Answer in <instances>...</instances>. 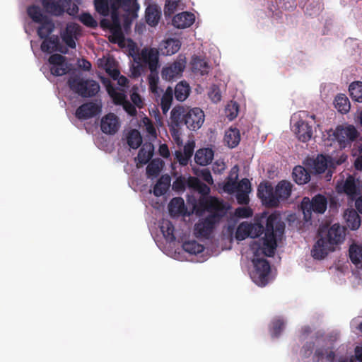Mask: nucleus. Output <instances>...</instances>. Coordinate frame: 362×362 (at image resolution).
Wrapping results in <instances>:
<instances>
[{
    "label": "nucleus",
    "mask_w": 362,
    "mask_h": 362,
    "mask_svg": "<svg viewBox=\"0 0 362 362\" xmlns=\"http://www.w3.org/2000/svg\"><path fill=\"white\" fill-rule=\"evenodd\" d=\"M284 230L285 224L280 220L278 215L270 214L267 218L262 245L258 243H254L252 245L254 256L259 257L260 255H264L267 257H273L277 246L276 237L281 236Z\"/></svg>",
    "instance_id": "obj_1"
},
{
    "label": "nucleus",
    "mask_w": 362,
    "mask_h": 362,
    "mask_svg": "<svg viewBox=\"0 0 362 362\" xmlns=\"http://www.w3.org/2000/svg\"><path fill=\"white\" fill-rule=\"evenodd\" d=\"M318 235L320 238L313 245L311 253L315 259H322L334 250V245L343 242L345 234L344 228L335 223L326 231L320 229Z\"/></svg>",
    "instance_id": "obj_2"
},
{
    "label": "nucleus",
    "mask_w": 362,
    "mask_h": 362,
    "mask_svg": "<svg viewBox=\"0 0 362 362\" xmlns=\"http://www.w3.org/2000/svg\"><path fill=\"white\" fill-rule=\"evenodd\" d=\"M293 185L287 180L280 181L275 189L269 184H260L257 195L262 202L269 207H276L280 202L285 201L291 196Z\"/></svg>",
    "instance_id": "obj_3"
},
{
    "label": "nucleus",
    "mask_w": 362,
    "mask_h": 362,
    "mask_svg": "<svg viewBox=\"0 0 362 362\" xmlns=\"http://www.w3.org/2000/svg\"><path fill=\"white\" fill-rule=\"evenodd\" d=\"M67 85L74 93L84 98L96 96L100 90L98 82L80 75L70 76Z\"/></svg>",
    "instance_id": "obj_4"
},
{
    "label": "nucleus",
    "mask_w": 362,
    "mask_h": 362,
    "mask_svg": "<svg viewBox=\"0 0 362 362\" xmlns=\"http://www.w3.org/2000/svg\"><path fill=\"white\" fill-rule=\"evenodd\" d=\"M333 136L341 148H345L354 142L353 148V151H355L354 153L362 152V139L360 138L359 133L354 125L338 126Z\"/></svg>",
    "instance_id": "obj_5"
},
{
    "label": "nucleus",
    "mask_w": 362,
    "mask_h": 362,
    "mask_svg": "<svg viewBox=\"0 0 362 362\" xmlns=\"http://www.w3.org/2000/svg\"><path fill=\"white\" fill-rule=\"evenodd\" d=\"M173 109H177L180 115V122L182 124L186 125L189 130L196 131L199 129L204 122V113L199 107L185 109L182 106H175Z\"/></svg>",
    "instance_id": "obj_6"
},
{
    "label": "nucleus",
    "mask_w": 362,
    "mask_h": 362,
    "mask_svg": "<svg viewBox=\"0 0 362 362\" xmlns=\"http://www.w3.org/2000/svg\"><path fill=\"white\" fill-rule=\"evenodd\" d=\"M300 207L303 214V218L309 221L312 218V213L324 214L327 207V199L322 194H318L312 199L304 197L301 202Z\"/></svg>",
    "instance_id": "obj_7"
},
{
    "label": "nucleus",
    "mask_w": 362,
    "mask_h": 362,
    "mask_svg": "<svg viewBox=\"0 0 362 362\" xmlns=\"http://www.w3.org/2000/svg\"><path fill=\"white\" fill-rule=\"evenodd\" d=\"M252 262L254 269L250 273L251 279L257 285L264 286L268 283L269 274L271 272L269 262L264 258L255 256Z\"/></svg>",
    "instance_id": "obj_8"
},
{
    "label": "nucleus",
    "mask_w": 362,
    "mask_h": 362,
    "mask_svg": "<svg viewBox=\"0 0 362 362\" xmlns=\"http://www.w3.org/2000/svg\"><path fill=\"white\" fill-rule=\"evenodd\" d=\"M199 206L203 210L210 213L209 215H215L216 219L221 220L227 213L228 208L223 201L217 197H201L199 199Z\"/></svg>",
    "instance_id": "obj_9"
},
{
    "label": "nucleus",
    "mask_w": 362,
    "mask_h": 362,
    "mask_svg": "<svg viewBox=\"0 0 362 362\" xmlns=\"http://www.w3.org/2000/svg\"><path fill=\"white\" fill-rule=\"evenodd\" d=\"M220 220L216 219L215 215H208L206 218L200 219L194 225V234L197 238H209L213 233L216 224Z\"/></svg>",
    "instance_id": "obj_10"
},
{
    "label": "nucleus",
    "mask_w": 362,
    "mask_h": 362,
    "mask_svg": "<svg viewBox=\"0 0 362 362\" xmlns=\"http://www.w3.org/2000/svg\"><path fill=\"white\" fill-rule=\"evenodd\" d=\"M361 181L353 175H349L344 181L337 182L336 189L338 193H344L351 198L360 194Z\"/></svg>",
    "instance_id": "obj_11"
},
{
    "label": "nucleus",
    "mask_w": 362,
    "mask_h": 362,
    "mask_svg": "<svg viewBox=\"0 0 362 362\" xmlns=\"http://www.w3.org/2000/svg\"><path fill=\"white\" fill-rule=\"evenodd\" d=\"M138 59L147 65L150 71H156L159 67V52L156 48L145 47L142 49Z\"/></svg>",
    "instance_id": "obj_12"
},
{
    "label": "nucleus",
    "mask_w": 362,
    "mask_h": 362,
    "mask_svg": "<svg viewBox=\"0 0 362 362\" xmlns=\"http://www.w3.org/2000/svg\"><path fill=\"white\" fill-rule=\"evenodd\" d=\"M102 105L93 101L87 102L80 105L76 110V117L81 120L93 118L101 112Z\"/></svg>",
    "instance_id": "obj_13"
},
{
    "label": "nucleus",
    "mask_w": 362,
    "mask_h": 362,
    "mask_svg": "<svg viewBox=\"0 0 362 362\" xmlns=\"http://www.w3.org/2000/svg\"><path fill=\"white\" fill-rule=\"evenodd\" d=\"M66 59V57L59 54H53L49 56L48 62L52 65L50 72L53 76H61L69 72V67Z\"/></svg>",
    "instance_id": "obj_14"
},
{
    "label": "nucleus",
    "mask_w": 362,
    "mask_h": 362,
    "mask_svg": "<svg viewBox=\"0 0 362 362\" xmlns=\"http://www.w3.org/2000/svg\"><path fill=\"white\" fill-rule=\"evenodd\" d=\"M119 119L114 113L107 114L100 121V129L106 134H115L119 130Z\"/></svg>",
    "instance_id": "obj_15"
},
{
    "label": "nucleus",
    "mask_w": 362,
    "mask_h": 362,
    "mask_svg": "<svg viewBox=\"0 0 362 362\" xmlns=\"http://www.w3.org/2000/svg\"><path fill=\"white\" fill-rule=\"evenodd\" d=\"M80 26L75 23H68L65 30L61 33L62 41L70 48L75 49L76 47L75 38L79 34Z\"/></svg>",
    "instance_id": "obj_16"
},
{
    "label": "nucleus",
    "mask_w": 362,
    "mask_h": 362,
    "mask_svg": "<svg viewBox=\"0 0 362 362\" xmlns=\"http://www.w3.org/2000/svg\"><path fill=\"white\" fill-rule=\"evenodd\" d=\"M294 132L298 139L302 142L308 141L313 136L312 127L303 120H299L295 124Z\"/></svg>",
    "instance_id": "obj_17"
},
{
    "label": "nucleus",
    "mask_w": 362,
    "mask_h": 362,
    "mask_svg": "<svg viewBox=\"0 0 362 362\" xmlns=\"http://www.w3.org/2000/svg\"><path fill=\"white\" fill-rule=\"evenodd\" d=\"M185 66L182 62H175L168 66L163 67L161 71L162 78L170 81L175 77L180 75L184 71Z\"/></svg>",
    "instance_id": "obj_18"
},
{
    "label": "nucleus",
    "mask_w": 362,
    "mask_h": 362,
    "mask_svg": "<svg viewBox=\"0 0 362 362\" xmlns=\"http://www.w3.org/2000/svg\"><path fill=\"white\" fill-rule=\"evenodd\" d=\"M195 21V16L190 12H182L175 15L173 18V25L177 28L190 27Z\"/></svg>",
    "instance_id": "obj_19"
},
{
    "label": "nucleus",
    "mask_w": 362,
    "mask_h": 362,
    "mask_svg": "<svg viewBox=\"0 0 362 362\" xmlns=\"http://www.w3.org/2000/svg\"><path fill=\"white\" fill-rule=\"evenodd\" d=\"M180 114L177 112V109H173L170 112V123L169 124L170 132L173 138V139L179 142L180 139L181 132L180 129L182 127V123L180 122Z\"/></svg>",
    "instance_id": "obj_20"
},
{
    "label": "nucleus",
    "mask_w": 362,
    "mask_h": 362,
    "mask_svg": "<svg viewBox=\"0 0 362 362\" xmlns=\"http://www.w3.org/2000/svg\"><path fill=\"white\" fill-rule=\"evenodd\" d=\"M214 158V151L211 148H205L199 149L194 156L195 162L200 165L205 166L209 164Z\"/></svg>",
    "instance_id": "obj_21"
},
{
    "label": "nucleus",
    "mask_w": 362,
    "mask_h": 362,
    "mask_svg": "<svg viewBox=\"0 0 362 362\" xmlns=\"http://www.w3.org/2000/svg\"><path fill=\"white\" fill-rule=\"evenodd\" d=\"M42 6L45 11L53 16H59L64 12V8L59 1L54 0H42Z\"/></svg>",
    "instance_id": "obj_22"
},
{
    "label": "nucleus",
    "mask_w": 362,
    "mask_h": 362,
    "mask_svg": "<svg viewBox=\"0 0 362 362\" xmlns=\"http://www.w3.org/2000/svg\"><path fill=\"white\" fill-rule=\"evenodd\" d=\"M349 258L352 264L358 269H362V246L352 244L349 250Z\"/></svg>",
    "instance_id": "obj_23"
},
{
    "label": "nucleus",
    "mask_w": 362,
    "mask_h": 362,
    "mask_svg": "<svg viewBox=\"0 0 362 362\" xmlns=\"http://www.w3.org/2000/svg\"><path fill=\"white\" fill-rule=\"evenodd\" d=\"M161 15L160 10L156 5H150L146 9L145 18L148 25H158Z\"/></svg>",
    "instance_id": "obj_24"
},
{
    "label": "nucleus",
    "mask_w": 362,
    "mask_h": 362,
    "mask_svg": "<svg viewBox=\"0 0 362 362\" xmlns=\"http://www.w3.org/2000/svg\"><path fill=\"white\" fill-rule=\"evenodd\" d=\"M170 185V177L162 175L153 187V194L156 197H160L166 193Z\"/></svg>",
    "instance_id": "obj_25"
},
{
    "label": "nucleus",
    "mask_w": 362,
    "mask_h": 362,
    "mask_svg": "<svg viewBox=\"0 0 362 362\" xmlns=\"http://www.w3.org/2000/svg\"><path fill=\"white\" fill-rule=\"evenodd\" d=\"M240 141V131L237 128L230 127L226 131L224 136V141L227 144L228 147L233 148L236 147Z\"/></svg>",
    "instance_id": "obj_26"
},
{
    "label": "nucleus",
    "mask_w": 362,
    "mask_h": 362,
    "mask_svg": "<svg viewBox=\"0 0 362 362\" xmlns=\"http://www.w3.org/2000/svg\"><path fill=\"white\" fill-rule=\"evenodd\" d=\"M293 180L298 185H303L308 182L310 180V175L308 170L303 166H296L292 173Z\"/></svg>",
    "instance_id": "obj_27"
},
{
    "label": "nucleus",
    "mask_w": 362,
    "mask_h": 362,
    "mask_svg": "<svg viewBox=\"0 0 362 362\" xmlns=\"http://www.w3.org/2000/svg\"><path fill=\"white\" fill-rule=\"evenodd\" d=\"M192 69L194 72L199 73L203 76L208 74L210 66L204 58L197 56L192 59Z\"/></svg>",
    "instance_id": "obj_28"
},
{
    "label": "nucleus",
    "mask_w": 362,
    "mask_h": 362,
    "mask_svg": "<svg viewBox=\"0 0 362 362\" xmlns=\"http://www.w3.org/2000/svg\"><path fill=\"white\" fill-rule=\"evenodd\" d=\"M39 23L40 25L37 28V33L39 37L41 39L46 38L49 36V35L54 30V24L53 21L48 17Z\"/></svg>",
    "instance_id": "obj_29"
},
{
    "label": "nucleus",
    "mask_w": 362,
    "mask_h": 362,
    "mask_svg": "<svg viewBox=\"0 0 362 362\" xmlns=\"http://www.w3.org/2000/svg\"><path fill=\"white\" fill-rule=\"evenodd\" d=\"M119 7H122L127 11L133 9L136 11L139 8L138 4L136 2H132V0H112L111 4L112 13H117Z\"/></svg>",
    "instance_id": "obj_30"
},
{
    "label": "nucleus",
    "mask_w": 362,
    "mask_h": 362,
    "mask_svg": "<svg viewBox=\"0 0 362 362\" xmlns=\"http://www.w3.org/2000/svg\"><path fill=\"white\" fill-rule=\"evenodd\" d=\"M153 153V146L151 144H146L143 146L139 151L137 155L138 163L145 165L148 163Z\"/></svg>",
    "instance_id": "obj_31"
},
{
    "label": "nucleus",
    "mask_w": 362,
    "mask_h": 362,
    "mask_svg": "<svg viewBox=\"0 0 362 362\" xmlns=\"http://www.w3.org/2000/svg\"><path fill=\"white\" fill-rule=\"evenodd\" d=\"M334 106L341 113H346L350 110L349 98L344 94H338L334 99Z\"/></svg>",
    "instance_id": "obj_32"
},
{
    "label": "nucleus",
    "mask_w": 362,
    "mask_h": 362,
    "mask_svg": "<svg viewBox=\"0 0 362 362\" xmlns=\"http://www.w3.org/2000/svg\"><path fill=\"white\" fill-rule=\"evenodd\" d=\"M189 185L202 194V197H209L208 195L211 191L210 187L198 178L192 177L189 181Z\"/></svg>",
    "instance_id": "obj_33"
},
{
    "label": "nucleus",
    "mask_w": 362,
    "mask_h": 362,
    "mask_svg": "<svg viewBox=\"0 0 362 362\" xmlns=\"http://www.w3.org/2000/svg\"><path fill=\"white\" fill-rule=\"evenodd\" d=\"M173 99V90L168 87L163 93L160 100V107L164 115H166L170 110Z\"/></svg>",
    "instance_id": "obj_34"
},
{
    "label": "nucleus",
    "mask_w": 362,
    "mask_h": 362,
    "mask_svg": "<svg viewBox=\"0 0 362 362\" xmlns=\"http://www.w3.org/2000/svg\"><path fill=\"white\" fill-rule=\"evenodd\" d=\"M349 95L356 102L362 103V82H352L349 87Z\"/></svg>",
    "instance_id": "obj_35"
},
{
    "label": "nucleus",
    "mask_w": 362,
    "mask_h": 362,
    "mask_svg": "<svg viewBox=\"0 0 362 362\" xmlns=\"http://www.w3.org/2000/svg\"><path fill=\"white\" fill-rule=\"evenodd\" d=\"M171 214H180L185 210V202L182 197H174L168 205Z\"/></svg>",
    "instance_id": "obj_36"
},
{
    "label": "nucleus",
    "mask_w": 362,
    "mask_h": 362,
    "mask_svg": "<svg viewBox=\"0 0 362 362\" xmlns=\"http://www.w3.org/2000/svg\"><path fill=\"white\" fill-rule=\"evenodd\" d=\"M160 230L163 234V236L170 241L175 240V236L174 235V226L171 221L168 220H163L160 224Z\"/></svg>",
    "instance_id": "obj_37"
},
{
    "label": "nucleus",
    "mask_w": 362,
    "mask_h": 362,
    "mask_svg": "<svg viewBox=\"0 0 362 362\" xmlns=\"http://www.w3.org/2000/svg\"><path fill=\"white\" fill-rule=\"evenodd\" d=\"M175 97L179 101H184L189 93V86L187 83L180 82L175 88Z\"/></svg>",
    "instance_id": "obj_38"
},
{
    "label": "nucleus",
    "mask_w": 362,
    "mask_h": 362,
    "mask_svg": "<svg viewBox=\"0 0 362 362\" xmlns=\"http://www.w3.org/2000/svg\"><path fill=\"white\" fill-rule=\"evenodd\" d=\"M252 229L251 224L247 223H241L237 228L235 231L236 240L241 241L247 238Z\"/></svg>",
    "instance_id": "obj_39"
},
{
    "label": "nucleus",
    "mask_w": 362,
    "mask_h": 362,
    "mask_svg": "<svg viewBox=\"0 0 362 362\" xmlns=\"http://www.w3.org/2000/svg\"><path fill=\"white\" fill-rule=\"evenodd\" d=\"M182 247L185 252L192 255L201 253L204 250V247L195 240L185 242Z\"/></svg>",
    "instance_id": "obj_40"
},
{
    "label": "nucleus",
    "mask_w": 362,
    "mask_h": 362,
    "mask_svg": "<svg viewBox=\"0 0 362 362\" xmlns=\"http://www.w3.org/2000/svg\"><path fill=\"white\" fill-rule=\"evenodd\" d=\"M27 12L30 18L35 23H40L47 18V16L42 14L38 6L33 5L29 6Z\"/></svg>",
    "instance_id": "obj_41"
},
{
    "label": "nucleus",
    "mask_w": 362,
    "mask_h": 362,
    "mask_svg": "<svg viewBox=\"0 0 362 362\" xmlns=\"http://www.w3.org/2000/svg\"><path fill=\"white\" fill-rule=\"evenodd\" d=\"M163 162L161 160H153L146 167V173L148 176H157L162 170Z\"/></svg>",
    "instance_id": "obj_42"
},
{
    "label": "nucleus",
    "mask_w": 362,
    "mask_h": 362,
    "mask_svg": "<svg viewBox=\"0 0 362 362\" xmlns=\"http://www.w3.org/2000/svg\"><path fill=\"white\" fill-rule=\"evenodd\" d=\"M141 142L142 139L138 130L134 129L129 133L127 144L131 148L136 149L140 146Z\"/></svg>",
    "instance_id": "obj_43"
},
{
    "label": "nucleus",
    "mask_w": 362,
    "mask_h": 362,
    "mask_svg": "<svg viewBox=\"0 0 362 362\" xmlns=\"http://www.w3.org/2000/svg\"><path fill=\"white\" fill-rule=\"evenodd\" d=\"M111 32L114 36L118 38L122 37L118 13H112Z\"/></svg>",
    "instance_id": "obj_44"
},
{
    "label": "nucleus",
    "mask_w": 362,
    "mask_h": 362,
    "mask_svg": "<svg viewBox=\"0 0 362 362\" xmlns=\"http://www.w3.org/2000/svg\"><path fill=\"white\" fill-rule=\"evenodd\" d=\"M165 48L166 49L164 54L171 55L176 53L180 48V42L176 39H168L165 41Z\"/></svg>",
    "instance_id": "obj_45"
},
{
    "label": "nucleus",
    "mask_w": 362,
    "mask_h": 362,
    "mask_svg": "<svg viewBox=\"0 0 362 362\" xmlns=\"http://www.w3.org/2000/svg\"><path fill=\"white\" fill-rule=\"evenodd\" d=\"M158 81L159 77L158 69H156V71H151L150 74L148 76V82L149 89L153 93H158Z\"/></svg>",
    "instance_id": "obj_46"
},
{
    "label": "nucleus",
    "mask_w": 362,
    "mask_h": 362,
    "mask_svg": "<svg viewBox=\"0 0 362 362\" xmlns=\"http://www.w3.org/2000/svg\"><path fill=\"white\" fill-rule=\"evenodd\" d=\"M95 10L103 16H107L110 13L108 0H94Z\"/></svg>",
    "instance_id": "obj_47"
},
{
    "label": "nucleus",
    "mask_w": 362,
    "mask_h": 362,
    "mask_svg": "<svg viewBox=\"0 0 362 362\" xmlns=\"http://www.w3.org/2000/svg\"><path fill=\"white\" fill-rule=\"evenodd\" d=\"M347 223L349 227L351 230H356L361 225V218L355 211H351L347 217Z\"/></svg>",
    "instance_id": "obj_48"
},
{
    "label": "nucleus",
    "mask_w": 362,
    "mask_h": 362,
    "mask_svg": "<svg viewBox=\"0 0 362 362\" xmlns=\"http://www.w3.org/2000/svg\"><path fill=\"white\" fill-rule=\"evenodd\" d=\"M79 21L86 26L95 28L98 26L97 21L88 13H83L79 16Z\"/></svg>",
    "instance_id": "obj_49"
},
{
    "label": "nucleus",
    "mask_w": 362,
    "mask_h": 362,
    "mask_svg": "<svg viewBox=\"0 0 362 362\" xmlns=\"http://www.w3.org/2000/svg\"><path fill=\"white\" fill-rule=\"evenodd\" d=\"M180 0H166L164 7L165 16H171L177 10Z\"/></svg>",
    "instance_id": "obj_50"
},
{
    "label": "nucleus",
    "mask_w": 362,
    "mask_h": 362,
    "mask_svg": "<svg viewBox=\"0 0 362 362\" xmlns=\"http://www.w3.org/2000/svg\"><path fill=\"white\" fill-rule=\"evenodd\" d=\"M284 322L282 320L278 319L272 322V327L271 334L272 337H278L284 328Z\"/></svg>",
    "instance_id": "obj_51"
},
{
    "label": "nucleus",
    "mask_w": 362,
    "mask_h": 362,
    "mask_svg": "<svg viewBox=\"0 0 362 362\" xmlns=\"http://www.w3.org/2000/svg\"><path fill=\"white\" fill-rule=\"evenodd\" d=\"M237 178V176L235 179H233L231 177H228L227 179V181L223 185V190L229 194H233L235 192H237V185L238 183L236 182L235 180Z\"/></svg>",
    "instance_id": "obj_52"
},
{
    "label": "nucleus",
    "mask_w": 362,
    "mask_h": 362,
    "mask_svg": "<svg viewBox=\"0 0 362 362\" xmlns=\"http://www.w3.org/2000/svg\"><path fill=\"white\" fill-rule=\"evenodd\" d=\"M209 97L214 103H218L221 99L220 88L216 85H212L209 91Z\"/></svg>",
    "instance_id": "obj_53"
},
{
    "label": "nucleus",
    "mask_w": 362,
    "mask_h": 362,
    "mask_svg": "<svg viewBox=\"0 0 362 362\" xmlns=\"http://www.w3.org/2000/svg\"><path fill=\"white\" fill-rule=\"evenodd\" d=\"M46 40H48V42L51 45V47L54 51H59L62 53H66V51H63L62 49V46L60 45V42H59V39L58 37V36L57 35H53L52 37H46Z\"/></svg>",
    "instance_id": "obj_54"
},
{
    "label": "nucleus",
    "mask_w": 362,
    "mask_h": 362,
    "mask_svg": "<svg viewBox=\"0 0 362 362\" xmlns=\"http://www.w3.org/2000/svg\"><path fill=\"white\" fill-rule=\"evenodd\" d=\"M253 212L250 208L248 207H238L235 211V215L239 218H249L251 217Z\"/></svg>",
    "instance_id": "obj_55"
},
{
    "label": "nucleus",
    "mask_w": 362,
    "mask_h": 362,
    "mask_svg": "<svg viewBox=\"0 0 362 362\" xmlns=\"http://www.w3.org/2000/svg\"><path fill=\"white\" fill-rule=\"evenodd\" d=\"M227 117L230 120L235 119L238 113V105L236 103L228 105L226 109Z\"/></svg>",
    "instance_id": "obj_56"
},
{
    "label": "nucleus",
    "mask_w": 362,
    "mask_h": 362,
    "mask_svg": "<svg viewBox=\"0 0 362 362\" xmlns=\"http://www.w3.org/2000/svg\"><path fill=\"white\" fill-rule=\"evenodd\" d=\"M237 191L249 193L251 191V184L248 179H242L237 185Z\"/></svg>",
    "instance_id": "obj_57"
},
{
    "label": "nucleus",
    "mask_w": 362,
    "mask_h": 362,
    "mask_svg": "<svg viewBox=\"0 0 362 362\" xmlns=\"http://www.w3.org/2000/svg\"><path fill=\"white\" fill-rule=\"evenodd\" d=\"M315 347V343L313 341L307 342L303 345L300 350V354L305 357L308 358L313 353Z\"/></svg>",
    "instance_id": "obj_58"
},
{
    "label": "nucleus",
    "mask_w": 362,
    "mask_h": 362,
    "mask_svg": "<svg viewBox=\"0 0 362 362\" xmlns=\"http://www.w3.org/2000/svg\"><path fill=\"white\" fill-rule=\"evenodd\" d=\"M136 105L131 103L128 100H125L123 103L124 110L131 116H135L137 113Z\"/></svg>",
    "instance_id": "obj_59"
},
{
    "label": "nucleus",
    "mask_w": 362,
    "mask_h": 362,
    "mask_svg": "<svg viewBox=\"0 0 362 362\" xmlns=\"http://www.w3.org/2000/svg\"><path fill=\"white\" fill-rule=\"evenodd\" d=\"M131 100L133 104L135 105L139 108H142L144 106V101L141 98V95L136 93L134 92L130 95Z\"/></svg>",
    "instance_id": "obj_60"
},
{
    "label": "nucleus",
    "mask_w": 362,
    "mask_h": 362,
    "mask_svg": "<svg viewBox=\"0 0 362 362\" xmlns=\"http://www.w3.org/2000/svg\"><path fill=\"white\" fill-rule=\"evenodd\" d=\"M247 192L237 191L236 199L240 204H247L249 202V197Z\"/></svg>",
    "instance_id": "obj_61"
},
{
    "label": "nucleus",
    "mask_w": 362,
    "mask_h": 362,
    "mask_svg": "<svg viewBox=\"0 0 362 362\" xmlns=\"http://www.w3.org/2000/svg\"><path fill=\"white\" fill-rule=\"evenodd\" d=\"M315 168L318 173H322L325 172V170L327 168L326 160L323 157L321 159V160H319V159L317 158L316 163H315Z\"/></svg>",
    "instance_id": "obj_62"
},
{
    "label": "nucleus",
    "mask_w": 362,
    "mask_h": 362,
    "mask_svg": "<svg viewBox=\"0 0 362 362\" xmlns=\"http://www.w3.org/2000/svg\"><path fill=\"white\" fill-rule=\"evenodd\" d=\"M200 175H201L202 178L206 182H207L209 185H211L214 184L213 177H212L211 172L209 169L202 170Z\"/></svg>",
    "instance_id": "obj_63"
},
{
    "label": "nucleus",
    "mask_w": 362,
    "mask_h": 362,
    "mask_svg": "<svg viewBox=\"0 0 362 362\" xmlns=\"http://www.w3.org/2000/svg\"><path fill=\"white\" fill-rule=\"evenodd\" d=\"M194 148V143H188L184 146L183 153L185 157L190 158L192 156Z\"/></svg>",
    "instance_id": "obj_64"
}]
</instances>
